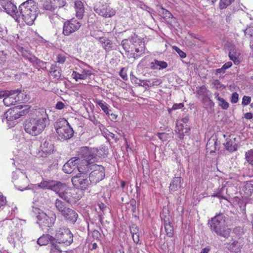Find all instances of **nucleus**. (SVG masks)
I'll return each mask as SVG.
<instances>
[{"instance_id":"obj_47","label":"nucleus","mask_w":253,"mask_h":253,"mask_svg":"<svg viewBox=\"0 0 253 253\" xmlns=\"http://www.w3.org/2000/svg\"><path fill=\"white\" fill-rule=\"evenodd\" d=\"M234 0H220L219 3V7L220 9H224L226 8L228 6L230 5Z\"/></svg>"},{"instance_id":"obj_13","label":"nucleus","mask_w":253,"mask_h":253,"mask_svg":"<svg viewBox=\"0 0 253 253\" xmlns=\"http://www.w3.org/2000/svg\"><path fill=\"white\" fill-rule=\"evenodd\" d=\"M59 197L70 204L76 203L80 199V197L77 194L76 190L68 187L67 186L64 189Z\"/></svg>"},{"instance_id":"obj_16","label":"nucleus","mask_w":253,"mask_h":253,"mask_svg":"<svg viewBox=\"0 0 253 253\" xmlns=\"http://www.w3.org/2000/svg\"><path fill=\"white\" fill-rule=\"evenodd\" d=\"M0 5L4 12L15 18L18 8L11 0H0Z\"/></svg>"},{"instance_id":"obj_41","label":"nucleus","mask_w":253,"mask_h":253,"mask_svg":"<svg viewBox=\"0 0 253 253\" xmlns=\"http://www.w3.org/2000/svg\"><path fill=\"white\" fill-rule=\"evenodd\" d=\"M246 161L251 165L253 166V149H251L246 153Z\"/></svg>"},{"instance_id":"obj_21","label":"nucleus","mask_w":253,"mask_h":253,"mask_svg":"<svg viewBox=\"0 0 253 253\" xmlns=\"http://www.w3.org/2000/svg\"><path fill=\"white\" fill-rule=\"evenodd\" d=\"M190 130V128L189 127L184 128L183 124H179L176 125L175 131L178 135V137L180 139H182L185 135H189Z\"/></svg>"},{"instance_id":"obj_22","label":"nucleus","mask_w":253,"mask_h":253,"mask_svg":"<svg viewBox=\"0 0 253 253\" xmlns=\"http://www.w3.org/2000/svg\"><path fill=\"white\" fill-rule=\"evenodd\" d=\"M150 68L152 70H163L168 67V64L164 61L154 60L150 63Z\"/></svg>"},{"instance_id":"obj_49","label":"nucleus","mask_w":253,"mask_h":253,"mask_svg":"<svg viewBox=\"0 0 253 253\" xmlns=\"http://www.w3.org/2000/svg\"><path fill=\"white\" fill-rule=\"evenodd\" d=\"M133 242L136 244H141L139 240L140 233L139 232H133L131 231Z\"/></svg>"},{"instance_id":"obj_57","label":"nucleus","mask_w":253,"mask_h":253,"mask_svg":"<svg viewBox=\"0 0 253 253\" xmlns=\"http://www.w3.org/2000/svg\"><path fill=\"white\" fill-rule=\"evenodd\" d=\"M239 100V94L236 92H233L231 97V102L232 103H236Z\"/></svg>"},{"instance_id":"obj_15","label":"nucleus","mask_w":253,"mask_h":253,"mask_svg":"<svg viewBox=\"0 0 253 253\" xmlns=\"http://www.w3.org/2000/svg\"><path fill=\"white\" fill-rule=\"evenodd\" d=\"M81 25V22L75 18L67 20L64 23L62 33L65 36H69L78 31Z\"/></svg>"},{"instance_id":"obj_27","label":"nucleus","mask_w":253,"mask_h":253,"mask_svg":"<svg viewBox=\"0 0 253 253\" xmlns=\"http://www.w3.org/2000/svg\"><path fill=\"white\" fill-rule=\"evenodd\" d=\"M217 146V139L215 138L210 139L206 146L207 150L210 152V153H213L216 150Z\"/></svg>"},{"instance_id":"obj_17","label":"nucleus","mask_w":253,"mask_h":253,"mask_svg":"<svg viewBox=\"0 0 253 253\" xmlns=\"http://www.w3.org/2000/svg\"><path fill=\"white\" fill-rule=\"evenodd\" d=\"M79 161V158H73L69 160L63 167V170L66 173H72L79 169L83 170V168H79L77 164Z\"/></svg>"},{"instance_id":"obj_56","label":"nucleus","mask_w":253,"mask_h":253,"mask_svg":"<svg viewBox=\"0 0 253 253\" xmlns=\"http://www.w3.org/2000/svg\"><path fill=\"white\" fill-rule=\"evenodd\" d=\"M251 97L248 96H244L242 98V104L243 106H246L250 103Z\"/></svg>"},{"instance_id":"obj_12","label":"nucleus","mask_w":253,"mask_h":253,"mask_svg":"<svg viewBox=\"0 0 253 253\" xmlns=\"http://www.w3.org/2000/svg\"><path fill=\"white\" fill-rule=\"evenodd\" d=\"M93 170L90 173L89 178L93 184H96L104 179L105 174L103 167L100 165H92L89 166Z\"/></svg>"},{"instance_id":"obj_32","label":"nucleus","mask_w":253,"mask_h":253,"mask_svg":"<svg viewBox=\"0 0 253 253\" xmlns=\"http://www.w3.org/2000/svg\"><path fill=\"white\" fill-rule=\"evenodd\" d=\"M226 142L224 145L227 150L230 152H234L237 150V145L234 141L229 139H226Z\"/></svg>"},{"instance_id":"obj_54","label":"nucleus","mask_w":253,"mask_h":253,"mask_svg":"<svg viewBox=\"0 0 253 253\" xmlns=\"http://www.w3.org/2000/svg\"><path fill=\"white\" fill-rule=\"evenodd\" d=\"M49 72L51 75L55 79H59L61 77V74L60 70L57 69L54 71H49Z\"/></svg>"},{"instance_id":"obj_2","label":"nucleus","mask_w":253,"mask_h":253,"mask_svg":"<svg viewBox=\"0 0 253 253\" xmlns=\"http://www.w3.org/2000/svg\"><path fill=\"white\" fill-rule=\"evenodd\" d=\"M38 9L34 0H27L19 6L15 19L18 22L21 19L27 25H32L38 15Z\"/></svg>"},{"instance_id":"obj_14","label":"nucleus","mask_w":253,"mask_h":253,"mask_svg":"<svg viewBox=\"0 0 253 253\" xmlns=\"http://www.w3.org/2000/svg\"><path fill=\"white\" fill-rule=\"evenodd\" d=\"M13 176L15 186L19 190H26L29 186V180L27 175L20 171H17Z\"/></svg>"},{"instance_id":"obj_31","label":"nucleus","mask_w":253,"mask_h":253,"mask_svg":"<svg viewBox=\"0 0 253 253\" xmlns=\"http://www.w3.org/2000/svg\"><path fill=\"white\" fill-rule=\"evenodd\" d=\"M228 56L230 59L232 60L235 64L238 65L239 64L240 61L238 59L239 54L237 53L236 50L233 47L230 49Z\"/></svg>"},{"instance_id":"obj_43","label":"nucleus","mask_w":253,"mask_h":253,"mask_svg":"<svg viewBox=\"0 0 253 253\" xmlns=\"http://www.w3.org/2000/svg\"><path fill=\"white\" fill-rule=\"evenodd\" d=\"M53 183V180L51 181H43L39 184L38 186L42 188H46L50 189L51 185Z\"/></svg>"},{"instance_id":"obj_10","label":"nucleus","mask_w":253,"mask_h":253,"mask_svg":"<svg viewBox=\"0 0 253 253\" xmlns=\"http://www.w3.org/2000/svg\"><path fill=\"white\" fill-rule=\"evenodd\" d=\"M94 11L99 15L104 18H110L115 15L116 10L106 3L97 2L93 7Z\"/></svg>"},{"instance_id":"obj_3","label":"nucleus","mask_w":253,"mask_h":253,"mask_svg":"<svg viewBox=\"0 0 253 253\" xmlns=\"http://www.w3.org/2000/svg\"><path fill=\"white\" fill-rule=\"evenodd\" d=\"M121 45L130 58L135 59L144 53V42L137 36L132 37L129 40H123Z\"/></svg>"},{"instance_id":"obj_20","label":"nucleus","mask_w":253,"mask_h":253,"mask_svg":"<svg viewBox=\"0 0 253 253\" xmlns=\"http://www.w3.org/2000/svg\"><path fill=\"white\" fill-rule=\"evenodd\" d=\"M99 41L106 52H109L114 49H118V48L114 47L112 42L106 37H102L99 38Z\"/></svg>"},{"instance_id":"obj_63","label":"nucleus","mask_w":253,"mask_h":253,"mask_svg":"<svg viewBox=\"0 0 253 253\" xmlns=\"http://www.w3.org/2000/svg\"><path fill=\"white\" fill-rule=\"evenodd\" d=\"M92 236L94 239L99 240V238L100 237V234L97 230H94L92 232Z\"/></svg>"},{"instance_id":"obj_61","label":"nucleus","mask_w":253,"mask_h":253,"mask_svg":"<svg viewBox=\"0 0 253 253\" xmlns=\"http://www.w3.org/2000/svg\"><path fill=\"white\" fill-rule=\"evenodd\" d=\"M124 70L125 69L122 68L120 72L119 75L124 80L126 81L127 80V76L126 73Z\"/></svg>"},{"instance_id":"obj_4","label":"nucleus","mask_w":253,"mask_h":253,"mask_svg":"<svg viewBox=\"0 0 253 253\" xmlns=\"http://www.w3.org/2000/svg\"><path fill=\"white\" fill-rule=\"evenodd\" d=\"M225 222V216L222 213H219L212 217L208 224L211 231L217 235L228 238L230 236V229L226 228Z\"/></svg>"},{"instance_id":"obj_60","label":"nucleus","mask_w":253,"mask_h":253,"mask_svg":"<svg viewBox=\"0 0 253 253\" xmlns=\"http://www.w3.org/2000/svg\"><path fill=\"white\" fill-rule=\"evenodd\" d=\"M183 104L182 103L179 104H174L171 109L169 110V112H170L171 110H175L178 109H180L183 107Z\"/></svg>"},{"instance_id":"obj_5","label":"nucleus","mask_w":253,"mask_h":253,"mask_svg":"<svg viewBox=\"0 0 253 253\" xmlns=\"http://www.w3.org/2000/svg\"><path fill=\"white\" fill-rule=\"evenodd\" d=\"M54 127L58 134V138L61 141L69 139L74 135L73 128L64 118L58 120L54 124Z\"/></svg>"},{"instance_id":"obj_8","label":"nucleus","mask_w":253,"mask_h":253,"mask_svg":"<svg viewBox=\"0 0 253 253\" xmlns=\"http://www.w3.org/2000/svg\"><path fill=\"white\" fill-rule=\"evenodd\" d=\"M29 109V108H27V106H23L22 105L10 108L4 113L2 119V122H3L5 120L7 122H12L27 113Z\"/></svg>"},{"instance_id":"obj_25","label":"nucleus","mask_w":253,"mask_h":253,"mask_svg":"<svg viewBox=\"0 0 253 253\" xmlns=\"http://www.w3.org/2000/svg\"><path fill=\"white\" fill-rule=\"evenodd\" d=\"M19 91L18 89L11 90L9 92V94L3 99V101L4 104L6 106L13 105L14 103H15L17 100H16L15 98V101H13V100L11 101V99L13 98V96H12L16 94V96H18L19 95Z\"/></svg>"},{"instance_id":"obj_33","label":"nucleus","mask_w":253,"mask_h":253,"mask_svg":"<svg viewBox=\"0 0 253 253\" xmlns=\"http://www.w3.org/2000/svg\"><path fill=\"white\" fill-rule=\"evenodd\" d=\"M96 155L94 154L91 151L90 152L89 155H88L86 159L84 160L87 162V164L86 165V167H84V169H87V171H88V165H91V164L94 163L96 160Z\"/></svg>"},{"instance_id":"obj_48","label":"nucleus","mask_w":253,"mask_h":253,"mask_svg":"<svg viewBox=\"0 0 253 253\" xmlns=\"http://www.w3.org/2000/svg\"><path fill=\"white\" fill-rule=\"evenodd\" d=\"M208 90L205 85L200 87L197 90V93L200 96H206L207 94Z\"/></svg>"},{"instance_id":"obj_30","label":"nucleus","mask_w":253,"mask_h":253,"mask_svg":"<svg viewBox=\"0 0 253 253\" xmlns=\"http://www.w3.org/2000/svg\"><path fill=\"white\" fill-rule=\"evenodd\" d=\"M243 190L247 196H250L253 193V181H250L245 183Z\"/></svg>"},{"instance_id":"obj_55","label":"nucleus","mask_w":253,"mask_h":253,"mask_svg":"<svg viewBox=\"0 0 253 253\" xmlns=\"http://www.w3.org/2000/svg\"><path fill=\"white\" fill-rule=\"evenodd\" d=\"M173 48L175 50V51L178 54L179 56L182 58H185L186 56V53L182 51L180 49H179L178 47H177L176 46H173Z\"/></svg>"},{"instance_id":"obj_45","label":"nucleus","mask_w":253,"mask_h":253,"mask_svg":"<svg viewBox=\"0 0 253 253\" xmlns=\"http://www.w3.org/2000/svg\"><path fill=\"white\" fill-rule=\"evenodd\" d=\"M50 253H62V251L59 245L56 243H52Z\"/></svg>"},{"instance_id":"obj_52","label":"nucleus","mask_w":253,"mask_h":253,"mask_svg":"<svg viewBox=\"0 0 253 253\" xmlns=\"http://www.w3.org/2000/svg\"><path fill=\"white\" fill-rule=\"evenodd\" d=\"M98 207H99L100 211L102 212V213H100L99 212V221L100 222H102V220L103 218L102 214L104 213V211L106 210V209L107 208V207H106V206L104 204H103L102 203L99 204Z\"/></svg>"},{"instance_id":"obj_53","label":"nucleus","mask_w":253,"mask_h":253,"mask_svg":"<svg viewBox=\"0 0 253 253\" xmlns=\"http://www.w3.org/2000/svg\"><path fill=\"white\" fill-rule=\"evenodd\" d=\"M72 76L73 78L76 80V81H78L79 79L81 80H84L85 77L84 76V75L82 74H79L76 71H73Z\"/></svg>"},{"instance_id":"obj_23","label":"nucleus","mask_w":253,"mask_h":253,"mask_svg":"<svg viewBox=\"0 0 253 253\" xmlns=\"http://www.w3.org/2000/svg\"><path fill=\"white\" fill-rule=\"evenodd\" d=\"M50 189L55 192L59 196L61 194L64 189L67 186L65 184L62 183L59 181H53Z\"/></svg>"},{"instance_id":"obj_24","label":"nucleus","mask_w":253,"mask_h":253,"mask_svg":"<svg viewBox=\"0 0 253 253\" xmlns=\"http://www.w3.org/2000/svg\"><path fill=\"white\" fill-rule=\"evenodd\" d=\"M183 179L180 177H174L171 182L169 186V190L171 192L178 190L181 187Z\"/></svg>"},{"instance_id":"obj_46","label":"nucleus","mask_w":253,"mask_h":253,"mask_svg":"<svg viewBox=\"0 0 253 253\" xmlns=\"http://www.w3.org/2000/svg\"><path fill=\"white\" fill-rule=\"evenodd\" d=\"M149 83V85L150 87L153 86H158L162 83V81L160 79H153L151 80H148L147 81Z\"/></svg>"},{"instance_id":"obj_64","label":"nucleus","mask_w":253,"mask_h":253,"mask_svg":"<svg viewBox=\"0 0 253 253\" xmlns=\"http://www.w3.org/2000/svg\"><path fill=\"white\" fill-rule=\"evenodd\" d=\"M66 60V57L62 55H58L57 58V62L59 63H63Z\"/></svg>"},{"instance_id":"obj_18","label":"nucleus","mask_w":253,"mask_h":253,"mask_svg":"<svg viewBox=\"0 0 253 253\" xmlns=\"http://www.w3.org/2000/svg\"><path fill=\"white\" fill-rule=\"evenodd\" d=\"M64 219L72 224H75L78 218V214L75 210L68 208L61 214Z\"/></svg>"},{"instance_id":"obj_19","label":"nucleus","mask_w":253,"mask_h":253,"mask_svg":"<svg viewBox=\"0 0 253 253\" xmlns=\"http://www.w3.org/2000/svg\"><path fill=\"white\" fill-rule=\"evenodd\" d=\"M74 8L76 11V16L79 19H82L84 13V7L83 2L80 0H75Z\"/></svg>"},{"instance_id":"obj_40","label":"nucleus","mask_w":253,"mask_h":253,"mask_svg":"<svg viewBox=\"0 0 253 253\" xmlns=\"http://www.w3.org/2000/svg\"><path fill=\"white\" fill-rule=\"evenodd\" d=\"M46 63L44 62L40 59H38L37 57H36L35 60L33 63V65L37 68H40L42 69H46V67L44 66L45 64Z\"/></svg>"},{"instance_id":"obj_26","label":"nucleus","mask_w":253,"mask_h":253,"mask_svg":"<svg viewBox=\"0 0 253 253\" xmlns=\"http://www.w3.org/2000/svg\"><path fill=\"white\" fill-rule=\"evenodd\" d=\"M54 205L56 210L62 214L69 207L66 206L65 203L59 199H56Z\"/></svg>"},{"instance_id":"obj_42","label":"nucleus","mask_w":253,"mask_h":253,"mask_svg":"<svg viewBox=\"0 0 253 253\" xmlns=\"http://www.w3.org/2000/svg\"><path fill=\"white\" fill-rule=\"evenodd\" d=\"M244 33L245 35H249L250 38L253 39V27H249L247 28L245 31ZM251 47L253 50V39L251 40L250 42Z\"/></svg>"},{"instance_id":"obj_35","label":"nucleus","mask_w":253,"mask_h":253,"mask_svg":"<svg viewBox=\"0 0 253 253\" xmlns=\"http://www.w3.org/2000/svg\"><path fill=\"white\" fill-rule=\"evenodd\" d=\"M95 103L101 108L106 114L109 115V105L106 102L101 100H96Z\"/></svg>"},{"instance_id":"obj_36","label":"nucleus","mask_w":253,"mask_h":253,"mask_svg":"<svg viewBox=\"0 0 253 253\" xmlns=\"http://www.w3.org/2000/svg\"><path fill=\"white\" fill-rule=\"evenodd\" d=\"M165 228L167 236L169 237H172L173 235V228L172 223L170 222L165 223Z\"/></svg>"},{"instance_id":"obj_62","label":"nucleus","mask_w":253,"mask_h":253,"mask_svg":"<svg viewBox=\"0 0 253 253\" xmlns=\"http://www.w3.org/2000/svg\"><path fill=\"white\" fill-rule=\"evenodd\" d=\"M6 59V54L3 51H0V64L3 63Z\"/></svg>"},{"instance_id":"obj_34","label":"nucleus","mask_w":253,"mask_h":253,"mask_svg":"<svg viewBox=\"0 0 253 253\" xmlns=\"http://www.w3.org/2000/svg\"><path fill=\"white\" fill-rule=\"evenodd\" d=\"M229 248L232 252L239 253L241 251V245L238 241H235L229 245Z\"/></svg>"},{"instance_id":"obj_44","label":"nucleus","mask_w":253,"mask_h":253,"mask_svg":"<svg viewBox=\"0 0 253 253\" xmlns=\"http://www.w3.org/2000/svg\"><path fill=\"white\" fill-rule=\"evenodd\" d=\"M157 135L160 139L163 141L168 140L171 136L170 134L165 132H158L157 133Z\"/></svg>"},{"instance_id":"obj_51","label":"nucleus","mask_w":253,"mask_h":253,"mask_svg":"<svg viewBox=\"0 0 253 253\" xmlns=\"http://www.w3.org/2000/svg\"><path fill=\"white\" fill-rule=\"evenodd\" d=\"M56 8L63 7L66 3V0H53Z\"/></svg>"},{"instance_id":"obj_38","label":"nucleus","mask_w":253,"mask_h":253,"mask_svg":"<svg viewBox=\"0 0 253 253\" xmlns=\"http://www.w3.org/2000/svg\"><path fill=\"white\" fill-rule=\"evenodd\" d=\"M225 194L227 193V188L225 186H222V188L219 189L217 192L213 195L215 197H219L223 199H226Z\"/></svg>"},{"instance_id":"obj_6","label":"nucleus","mask_w":253,"mask_h":253,"mask_svg":"<svg viewBox=\"0 0 253 253\" xmlns=\"http://www.w3.org/2000/svg\"><path fill=\"white\" fill-rule=\"evenodd\" d=\"M62 223V221L57 223L58 226L55 230V239L59 244L70 245L73 241V235L69 229Z\"/></svg>"},{"instance_id":"obj_11","label":"nucleus","mask_w":253,"mask_h":253,"mask_svg":"<svg viewBox=\"0 0 253 253\" xmlns=\"http://www.w3.org/2000/svg\"><path fill=\"white\" fill-rule=\"evenodd\" d=\"M54 144L51 137L47 136L43 139L39 148V155L40 157H46L54 151Z\"/></svg>"},{"instance_id":"obj_28","label":"nucleus","mask_w":253,"mask_h":253,"mask_svg":"<svg viewBox=\"0 0 253 253\" xmlns=\"http://www.w3.org/2000/svg\"><path fill=\"white\" fill-rule=\"evenodd\" d=\"M52 239L53 237L49 234L43 235L38 239L37 243L40 246L47 245L52 240Z\"/></svg>"},{"instance_id":"obj_1","label":"nucleus","mask_w":253,"mask_h":253,"mask_svg":"<svg viewBox=\"0 0 253 253\" xmlns=\"http://www.w3.org/2000/svg\"><path fill=\"white\" fill-rule=\"evenodd\" d=\"M37 117L26 120L24 123L25 131L32 135L41 134L49 124V119L46 110L40 108L36 112Z\"/></svg>"},{"instance_id":"obj_9","label":"nucleus","mask_w":253,"mask_h":253,"mask_svg":"<svg viewBox=\"0 0 253 253\" xmlns=\"http://www.w3.org/2000/svg\"><path fill=\"white\" fill-rule=\"evenodd\" d=\"M79 173L72 178L73 184L81 190H84L88 188L92 182L90 178L88 179V174L84 169H79Z\"/></svg>"},{"instance_id":"obj_58","label":"nucleus","mask_w":253,"mask_h":253,"mask_svg":"<svg viewBox=\"0 0 253 253\" xmlns=\"http://www.w3.org/2000/svg\"><path fill=\"white\" fill-rule=\"evenodd\" d=\"M79 40V36L77 35H74L72 36L69 39V42L72 44H76L78 42Z\"/></svg>"},{"instance_id":"obj_37","label":"nucleus","mask_w":253,"mask_h":253,"mask_svg":"<svg viewBox=\"0 0 253 253\" xmlns=\"http://www.w3.org/2000/svg\"><path fill=\"white\" fill-rule=\"evenodd\" d=\"M42 7L44 9L51 12H54L56 9L53 1L50 2H45L43 4Z\"/></svg>"},{"instance_id":"obj_29","label":"nucleus","mask_w":253,"mask_h":253,"mask_svg":"<svg viewBox=\"0 0 253 253\" xmlns=\"http://www.w3.org/2000/svg\"><path fill=\"white\" fill-rule=\"evenodd\" d=\"M215 98L218 101V105L222 109L227 110L229 107V103L224 98L219 96V93H214Z\"/></svg>"},{"instance_id":"obj_50","label":"nucleus","mask_w":253,"mask_h":253,"mask_svg":"<svg viewBox=\"0 0 253 253\" xmlns=\"http://www.w3.org/2000/svg\"><path fill=\"white\" fill-rule=\"evenodd\" d=\"M161 9L162 10V14L163 15L164 18L169 19L172 18L173 16L169 11L164 8L163 7H161Z\"/></svg>"},{"instance_id":"obj_59","label":"nucleus","mask_w":253,"mask_h":253,"mask_svg":"<svg viewBox=\"0 0 253 253\" xmlns=\"http://www.w3.org/2000/svg\"><path fill=\"white\" fill-rule=\"evenodd\" d=\"M6 198L2 195H0V210L6 205Z\"/></svg>"},{"instance_id":"obj_39","label":"nucleus","mask_w":253,"mask_h":253,"mask_svg":"<svg viewBox=\"0 0 253 253\" xmlns=\"http://www.w3.org/2000/svg\"><path fill=\"white\" fill-rule=\"evenodd\" d=\"M91 151V150L89 149L87 147H82L79 151V155L84 160L87 156L89 155Z\"/></svg>"},{"instance_id":"obj_7","label":"nucleus","mask_w":253,"mask_h":253,"mask_svg":"<svg viewBox=\"0 0 253 253\" xmlns=\"http://www.w3.org/2000/svg\"><path fill=\"white\" fill-rule=\"evenodd\" d=\"M34 212L37 214L38 223L41 226L51 227L56 220L55 214L51 211L44 212L39 209L35 208Z\"/></svg>"}]
</instances>
